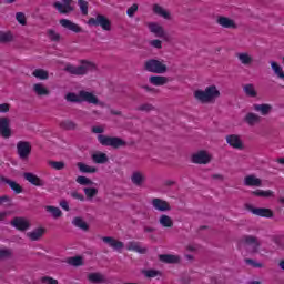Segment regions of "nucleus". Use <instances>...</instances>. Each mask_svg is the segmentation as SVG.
<instances>
[{
	"label": "nucleus",
	"mask_w": 284,
	"mask_h": 284,
	"mask_svg": "<svg viewBox=\"0 0 284 284\" xmlns=\"http://www.w3.org/2000/svg\"><path fill=\"white\" fill-rule=\"evenodd\" d=\"M33 77H36V79H40L41 81H45L49 79L50 73H48V71L43 70V69H36L32 72Z\"/></svg>",
	"instance_id": "58836bf2"
},
{
	"label": "nucleus",
	"mask_w": 284,
	"mask_h": 284,
	"mask_svg": "<svg viewBox=\"0 0 284 284\" xmlns=\"http://www.w3.org/2000/svg\"><path fill=\"white\" fill-rule=\"evenodd\" d=\"M60 207H62V210H65V212H70V205L65 200L60 202Z\"/></svg>",
	"instance_id": "774afa93"
},
{
	"label": "nucleus",
	"mask_w": 284,
	"mask_h": 284,
	"mask_svg": "<svg viewBox=\"0 0 284 284\" xmlns=\"http://www.w3.org/2000/svg\"><path fill=\"white\" fill-rule=\"evenodd\" d=\"M152 205L154 210H158V212H170L172 210V206L168 201L161 200L159 197L152 200Z\"/></svg>",
	"instance_id": "dca6fc26"
},
{
	"label": "nucleus",
	"mask_w": 284,
	"mask_h": 284,
	"mask_svg": "<svg viewBox=\"0 0 284 284\" xmlns=\"http://www.w3.org/2000/svg\"><path fill=\"white\" fill-rule=\"evenodd\" d=\"M45 212H49V214L52 215L53 219H61V216L63 215V212H61V209L57 207V206H45Z\"/></svg>",
	"instance_id": "e433bc0d"
},
{
	"label": "nucleus",
	"mask_w": 284,
	"mask_h": 284,
	"mask_svg": "<svg viewBox=\"0 0 284 284\" xmlns=\"http://www.w3.org/2000/svg\"><path fill=\"white\" fill-rule=\"evenodd\" d=\"M6 112H10V104L8 103L0 104V113H6Z\"/></svg>",
	"instance_id": "338daca9"
},
{
	"label": "nucleus",
	"mask_w": 284,
	"mask_h": 284,
	"mask_svg": "<svg viewBox=\"0 0 284 284\" xmlns=\"http://www.w3.org/2000/svg\"><path fill=\"white\" fill-rule=\"evenodd\" d=\"M65 99L70 103H83V101H85L87 103H91L93 105H103V102L99 101L97 95L85 90L79 91V95L77 93L70 92L65 95Z\"/></svg>",
	"instance_id": "f257e3e1"
},
{
	"label": "nucleus",
	"mask_w": 284,
	"mask_h": 284,
	"mask_svg": "<svg viewBox=\"0 0 284 284\" xmlns=\"http://www.w3.org/2000/svg\"><path fill=\"white\" fill-rule=\"evenodd\" d=\"M131 181L133 185H136V187H141L143 183H145V175L143 173L135 171L131 175Z\"/></svg>",
	"instance_id": "cd10ccee"
},
{
	"label": "nucleus",
	"mask_w": 284,
	"mask_h": 284,
	"mask_svg": "<svg viewBox=\"0 0 284 284\" xmlns=\"http://www.w3.org/2000/svg\"><path fill=\"white\" fill-rule=\"evenodd\" d=\"M216 23L217 26H221V28L233 29V30H236L237 28L236 22L233 19H230L225 16H217Z\"/></svg>",
	"instance_id": "2eb2a0df"
},
{
	"label": "nucleus",
	"mask_w": 284,
	"mask_h": 284,
	"mask_svg": "<svg viewBox=\"0 0 284 284\" xmlns=\"http://www.w3.org/2000/svg\"><path fill=\"white\" fill-rule=\"evenodd\" d=\"M191 161L197 165H207L212 161V155L207 151H199L191 156Z\"/></svg>",
	"instance_id": "1a4fd4ad"
},
{
	"label": "nucleus",
	"mask_w": 284,
	"mask_h": 284,
	"mask_svg": "<svg viewBox=\"0 0 284 284\" xmlns=\"http://www.w3.org/2000/svg\"><path fill=\"white\" fill-rule=\"evenodd\" d=\"M145 72H151L152 74H165L168 72V64L164 60L149 59L144 62Z\"/></svg>",
	"instance_id": "39448f33"
},
{
	"label": "nucleus",
	"mask_w": 284,
	"mask_h": 284,
	"mask_svg": "<svg viewBox=\"0 0 284 284\" xmlns=\"http://www.w3.org/2000/svg\"><path fill=\"white\" fill-rule=\"evenodd\" d=\"M237 59L243 65H251L253 61L247 53H237Z\"/></svg>",
	"instance_id": "c03bdc74"
},
{
	"label": "nucleus",
	"mask_w": 284,
	"mask_h": 284,
	"mask_svg": "<svg viewBox=\"0 0 284 284\" xmlns=\"http://www.w3.org/2000/svg\"><path fill=\"white\" fill-rule=\"evenodd\" d=\"M148 28L150 32L155 34V37H159L160 39H164L165 41H168V33L165 32L163 26H160L156 22H151L148 24Z\"/></svg>",
	"instance_id": "ddd939ff"
},
{
	"label": "nucleus",
	"mask_w": 284,
	"mask_h": 284,
	"mask_svg": "<svg viewBox=\"0 0 284 284\" xmlns=\"http://www.w3.org/2000/svg\"><path fill=\"white\" fill-rule=\"evenodd\" d=\"M159 261H161V263L174 264V263H180L181 257L172 254H160Z\"/></svg>",
	"instance_id": "bb28decb"
},
{
	"label": "nucleus",
	"mask_w": 284,
	"mask_h": 284,
	"mask_svg": "<svg viewBox=\"0 0 284 284\" xmlns=\"http://www.w3.org/2000/svg\"><path fill=\"white\" fill-rule=\"evenodd\" d=\"M77 166L79 168L80 172H82L83 174H94L99 171L97 166H90L82 162H78Z\"/></svg>",
	"instance_id": "2f4dec72"
},
{
	"label": "nucleus",
	"mask_w": 284,
	"mask_h": 284,
	"mask_svg": "<svg viewBox=\"0 0 284 284\" xmlns=\"http://www.w3.org/2000/svg\"><path fill=\"white\" fill-rule=\"evenodd\" d=\"M75 181L77 183H79V185H94V182L92 180L83 175H79Z\"/></svg>",
	"instance_id": "864d4df0"
},
{
	"label": "nucleus",
	"mask_w": 284,
	"mask_h": 284,
	"mask_svg": "<svg viewBox=\"0 0 284 284\" xmlns=\"http://www.w3.org/2000/svg\"><path fill=\"white\" fill-rule=\"evenodd\" d=\"M60 128H62V130H77V123L72 120H65L60 122Z\"/></svg>",
	"instance_id": "49530a36"
},
{
	"label": "nucleus",
	"mask_w": 284,
	"mask_h": 284,
	"mask_svg": "<svg viewBox=\"0 0 284 284\" xmlns=\"http://www.w3.org/2000/svg\"><path fill=\"white\" fill-rule=\"evenodd\" d=\"M23 178L31 183V185H36V187H43V185H45V181L41 180V178L37 176L34 173L26 172L23 173Z\"/></svg>",
	"instance_id": "f3484780"
},
{
	"label": "nucleus",
	"mask_w": 284,
	"mask_h": 284,
	"mask_svg": "<svg viewBox=\"0 0 284 284\" xmlns=\"http://www.w3.org/2000/svg\"><path fill=\"white\" fill-rule=\"evenodd\" d=\"M98 141L101 145L105 148H112L113 150H119L120 148H128V142L119 136H108L104 134L98 135Z\"/></svg>",
	"instance_id": "20e7f679"
},
{
	"label": "nucleus",
	"mask_w": 284,
	"mask_h": 284,
	"mask_svg": "<svg viewBox=\"0 0 284 284\" xmlns=\"http://www.w3.org/2000/svg\"><path fill=\"white\" fill-rule=\"evenodd\" d=\"M41 281L43 283H48V284H59V281H57V280H54L50 276H44V277L41 278Z\"/></svg>",
	"instance_id": "680f3d73"
},
{
	"label": "nucleus",
	"mask_w": 284,
	"mask_h": 284,
	"mask_svg": "<svg viewBox=\"0 0 284 284\" xmlns=\"http://www.w3.org/2000/svg\"><path fill=\"white\" fill-rule=\"evenodd\" d=\"M72 223L75 225V227H79L84 232H88V230H90V226L88 225V223L83 221L81 217H74Z\"/></svg>",
	"instance_id": "ea45409f"
},
{
	"label": "nucleus",
	"mask_w": 284,
	"mask_h": 284,
	"mask_svg": "<svg viewBox=\"0 0 284 284\" xmlns=\"http://www.w3.org/2000/svg\"><path fill=\"white\" fill-rule=\"evenodd\" d=\"M241 243H243L245 247H251V254H258V250L261 247V241L258 237L254 235H244Z\"/></svg>",
	"instance_id": "6e6552de"
},
{
	"label": "nucleus",
	"mask_w": 284,
	"mask_h": 284,
	"mask_svg": "<svg viewBox=\"0 0 284 284\" xmlns=\"http://www.w3.org/2000/svg\"><path fill=\"white\" fill-rule=\"evenodd\" d=\"M91 132H93V134H103V132H105V129H103V126H93L91 129Z\"/></svg>",
	"instance_id": "0e129e2a"
},
{
	"label": "nucleus",
	"mask_w": 284,
	"mask_h": 284,
	"mask_svg": "<svg viewBox=\"0 0 284 284\" xmlns=\"http://www.w3.org/2000/svg\"><path fill=\"white\" fill-rule=\"evenodd\" d=\"M14 41V36H12V32H0V43H10Z\"/></svg>",
	"instance_id": "a19ab883"
},
{
	"label": "nucleus",
	"mask_w": 284,
	"mask_h": 284,
	"mask_svg": "<svg viewBox=\"0 0 284 284\" xmlns=\"http://www.w3.org/2000/svg\"><path fill=\"white\" fill-rule=\"evenodd\" d=\"M7 185H9L16 194H21V192H23V187L12 180L7 181Z\"/></svg>",
	"instance_id": "de8ad7c7"
},
{
	"label": "nucleus",
	"mask_w": 284,
	"mask_h": 284,
	"mask_svg": "<svg viewBox=\"0 0 284 284\" xmlns=\"http://www.w3.org/2000/svg\"><path fill=\"white\" fill-rule=\"evenodd\" d=\"M60 26H62V28H65V30H70L71 32H75L77 34H79V32H83V29L72 22L71 20H68V19H61L60 20Z\"/></svg>",
	"instance_id": "a211bd4d"
},
{
	"label": "nucleus",
	"mask_w": 284,
	"mask_h": 284,
	"mask_svg": "<svg viewBox=\"0 0 284 284\" xmlns=\"http://www.w3.org/2000/svg\"><path fill=\"white\" fill-rule=\"evenodd\" d=\"M0 205H4V207H13L14 203H12V197L3 195L0 196Z\"/></svg>",
	"instance_id": "8fccbe9b"
},
{
	"label": "nucleus",
	"mask_w": 284,
	"mask_h": 284,
	"mask_svg": "<svg viewBox=\"0 0 284 284\" xmlns=\"http://www.w3.org/2000/svg\"><path fill=\"white\" fill-rule=\"evenodd\" d=\"M16 19L20 26H27L28 21L26 20V13L23 12H17Z\"/></svg>",
	"instance_id": "4d7b16f0"
},
{
	"label": "nucleus",
	"mask_w": 284,
	"mask_h": 284,
	"mask_svg": "<svg viewBox=\"0 0 284 284\" xmlns=\"http://www.w3.org/2000/svg\"><path fill=\"white\" fill-rule=\"evenodd\" d=\"M153 12L154 14H158V17H162L163 19H166V21H170L172 19V14H170L168 10L163 9V7L159 4L153 6Z\"/></svg>",
	"instance_id": "c85d7f7f"
},
{
	"label": "nucleus",
	"mask_w": 284,
	"mask_h": 284,
	"mask_svg": "<svg viewBox=\"0 0 284 284\" xmlns=\"http://www.w3.org/2000/svg\"><path fill=\"white\" fill-rule=\"evenodd\" d=\"M243 92L246 97H250L251 99H256L258 97V92L256 91V88L252 83L244 84Z\"/></svg>",
	"instance_id": "c756f323"
},
{
	"label": "nucleus",
	"mask_w": 284,
	"mask_h": 284,
	"mask_svg": "<svg viewBox=\"0 0 284 284\" xmlns=\"http://www.w3.org/2000/svg\"><path fill=\"white\" fill-rule=\"evenodd\" d=\"M142 274L146 276V278H156V276H161V273L156 270H143Z\"/></svg>",
	"instance_id": "603ef678"
},
{
	"label": "nucleus",
	"mask_w": 284,
	"mask_h": 284,
	"mask_svg": "<svg viewBox=\"0 0 284 284\" xmlns=\"http://www.w3.org/2000/svg\"><path fill=\"white\" fill-rule=\"evenodd\" d=\"M50 168L53 170H64L65 169V162L63 161H49L48 162Z\"/></svg>",
	"instance_id": "3c124183"
},
{
	"label": "nucleus",
	"mask_w": 284,
	"mask_h": 284,
	"mask_svg": "<svg viewBox=\"0 0 284 284\" xmlns=\"http://www.w3.org/2000/svg\"><path fill=\"white\" fill-rule=\"evenodd\" d=\"M253 110L255 112H260L262 116H267L272 113L273 106L272 104H267V103L253 104Z\"/></svg>",
	"instance_id": "4be33fe9"
},
{
	"label": "nucleus",
	"mask_w": 284,
	"mask_h": 284,
	"mask_svg": "<svg viewBox=\"0 0 284 284\" xmlns=\"http://www.w3.org/2000/svg\"><path fill=\"white\" fill-rule=\"evenodd\" d=\"M92 161L94 163L103 164V163H108V161H110V159L108 158V154H105V153H95L92 155Z\"/></svg>",
	"instance_id": "4c0bfd02"
},
{
	"label": "nucleus",
	"mask_w": 284,
	"mask_h": 284,
	"mask_svg": "<svg viewBox=\"0 0 284 284\" xmlns=\"http://www.w3.org/2000/svg\"><path fill=\"white\" fill-rule=\"evenodd\" d=\"M139 11V4L133 3L128 10H126V14L128 17H130L132 19V17H134V13H136Z\"/></svg>",
	"instance_id": "13d9d810"
},
{
	"label": "nucleus",
	"mask_w": 284,
	"mask_h": 284,
	"mask_svg": "<svg viewBox=\"0 0 284 284\" xmlns=\"http://www.w3.org/2000/svg\"><path fill=\"white\" fill-rule=\"evenodd\" d=\"M64 72H68L69 74H73L75 77H83L88 74V72H97V64L88 60H81L80 65L78 67H74L73 64H67L64 68Z\"/></svg>",
	"instance_id": "f03ea898"
},
{
	"label": "nucleus",
	"mask_w": 284,
	"mask_h": 284,
	"mask_svg": "<svg viewBox=\"0 0 284 284\" xmlns=\"http://www.w3.org/2000/svg\"><path fill=\"white\" fill-rule=\"evenodd\" d=\"M47 37H49L50 41H53L54 43H59V41H61V34L55 32L54 29L47 30Z\"/></svg>",
	"instance_id": "79ce46f5"
},
{
	"label": "nucleus",
	"mask_w": 284,
	"mask_h": 284,
	"mask_svg": "<svg viewBox=\"0 0 284 284\" xmlns=\"http://www.w3.org/2000/svg\"><path fill=\"white\" fill-rule=\"evenodd\" d=\"M10 256H12V250L0 248V261H3V258H10Z\"/></svg>",
	"instance_id": "6e6d98bb"
},
{
	"label": "nucleus",
	"mask_w": 284,
	"mask_h": 284,
	"mask_svg": "<svg viewBox=\"0 0 284 284\" xmlns=\"http://www.w3.org/2000/svg\"><path fill=\"white\" fill-rule=\"evenodd\" d=\"M272 241L276 245L275 250H283L284 247L283 240H272Z\"/></svg>",
	"instance_id": "69168bd1"
},
{
	"label": "nucleus",
	"mask_w": 284,
	"mask_h": 284,
	"mask_svg": "<svg viewBox=\"0 0 284 284\" xmlns=\"http://www.w3.org/2000/svg\"><path fill=\"white\" fill-rule=\"evenodd\" d=\"M61 2H54L53 8H57L60 14H70V12H74V7H72V0H62Z\"/></svg>",
	"instance_id": "f8f14e48"
},
{
	"label": "nucleus",
	"mask_w": 284,
	"mask_h": 284,
	"mask_svg": "<svg viewBox=\"0 0 284 284\" xmlns=\"http://www.w3.org/2000/svg\"><path fill=\"white\" fill-rule=\"evenodd\" d=\"M44 234H45V229L38 227L31 232H28L27 237L30 239L31 241H40V239H43Z\"/></svg>",
	"instance_id": "a878e982"
},
{
	"label": "nucleus",
	"mask_w": 284,
	"mask_h": 284,
	"mask_svg": "<svg viewBox=\"0 0 284 284\" xmlns=\"http://www.w3.org/2000/svg\"><path fill=\"white\" fill-rule=\"evenodd\" d=\"M150 45H152V48L161 50V48H163V42L161 40H151Z\"/></svg>",
	"instance_id": "052dcab7"
},
{
	"label": "nucleus",
	"mask_w": 284,
	"mask_h": 284,
	"mask_svg": "<svg viewBox=\"0 0 284 284\" xmlns=\"http://www.w3.org/2000/svg\"><path fill=\"white\" fill-rule=\"evenodd\" d=\"M33 92L38 97H48L50 94V90L43 85V83H36L33 84Z\"/></svg>",
	"instance_id": "7c9ffc66"
},
{
	"label": "nucleus",
	"mask_w": 284,
	"mask_h": 284,
	"mask_svg": "<svg viewBox=\"0 0 284 284\" xmlns=\"http://www.w3.org/2000/svg\"><path fill=\"white\" fill-rule=\"evenodd\" d=\"M72 199H77L78 201H85V196H83L81 193L74 191L71 192Z\"/></svg>",
	"instance_id": "e2e57ef3"
},
{
	"label": "nucleus",
	"mask_w": 284,
	"mask_h": 284,
	"mask_svg": "<svg viewBox=\"0 0 284 284\" xmlns=\"http://www.w3.org/2000/svg\"><path fill=\"white\" fill-rule=\"evenodd\" d=\"M149 82L151 83V85L156 87L168 85V83H170V78L165 75H151L149 78Z\"/></svg>",
	"instance_id": "5701e85b"
},
{
	"label": "nucleus",
	"mask_w": 284,
	"mask_h": 284,
	"mask_svg": "<svg viewBox=\"0 0 284 284\" xmlns=\"http://www.w3.org/2000/svg\"><path fill=\"white\" fill-rule=\"evenodd\" d=\"M88 26H94L95 28H102L105 32H110L112 30V21L108 19V17L103 14H98L95 18H90L88 20Z\"/></svg>",
	"instance_id": "423d86ee"
},
{
	"label": "nucleus",
	"mask_w": 284,
	"mask_h": 284,
	"mask_svg": "<svg viewBox=\"0 0 284 284\" xmlns=\"http://www.w3.org/2000/svg\"><path fill=\"white\" fill-rule=\"evenodd\" d=\"M83 192L87 196V199H89L90 201H92V199L94 196H97V194H99V189L97 187H84L83 189Z\"/></svg>",
	"instance_id": "a18cd8bd"
},
{
	"label": "nucleus",
	"mask_w": 284,
	"mask_h": 284,
	"mask_svg": "<svg viewBox=\"0 0 284 284\" xmlns=\"http://www.w3.org/2000/svg\"><path fill=\"white\" fill-rule=\"evenodd\" d=\"M226 143L235 150H243V141L236 134L226 135Z\"/></svg>",
	"instance_id": "6ab92c4d"
},
{
	"label": "nucleus",
	"mask_w": 284,
	"mask_h": 284,
	"mask_svg": "<svg viewBox=\"0 0 284 284\" xmlns=\"http://www.w3.org/2000/svg\"><path fill=\"white\" fill-rule=\"evenodd\" d=\"M0 136H2V139H10V136H12V129L10 128V118H0Z\"/></svg>",
	"instance_id": "9d476101"
},
{
	"label": "nucleus",
	"mask_w": 284,
	"mask_h": 284,
	"mask_svg": "<svg viewBox=\"0 0 284 284\" xmlns=\"http://www.w3.org/2000/svg\"><path fill=\"white\" fill-rule=\"evenodd\" d=\"M261 121H263L261 115H258L254 112H248L244 116V123H247V125H250L251 128H254V125H258V123H261Z\"/></svg>",
	"instance_id": "412c9836"
},
{
	"label": "nucleus",
	"mask_w": 284,
	"mask_h": 284,
	"mask_svg": "<svg viewBox=\"0 0 284 284\" xmlns=\"http://www.w3.org/2000/svg\"><path fill=\"white\" fill-rule=\"evenodd\" d=\"M89 283H94V284H103L108 283V277H105L104 274L94 272V273H89L87 276Z\"/></svg>",
	"instance_id": "aec40b11"
},
{
	"label": "nucleus",
	"mask_w": 284,
	"mask_h": 284,
	"mask_svg": "<svg viewBox=\"0 0 284 284\" xmlns=\"http://www.w3.org/2000/svg\"><path fill=\"white\" fill-rule=\"evenodd\" d=\"M12 227H16V230H19V232H26L30 230V221L26 217H14L11 221Z\"/></svg>",
	"instance_id": "4468645a"
},
{
	"label": "nucleus",
	"mask_w": 284,
	"mask_h": 284,
	"mask_svg": "<svg viewBox=\"0 0 284 284\" xmlns=\"http://www.w3.org/2000/svg\"><path fill=\"white\" fill-rule=\"evenodd\" d=\"M156 108L152 103H143L136 108L138 112H153Z\"/></svg>",
	"instance_id": "09e8293b"
},
{
	"label": "nucleus",
	"mask_w": 284,
	"mask_h": 284,
	"mask_svg": "<svg viewBox=\"0 0 284 284\" xmlns=\"http://www.w3.org/2000/svg\"><path fill=\"white\" fill-rule=\"evenodd\" d=\"M244 209L255 216H261L262 219H274V211H272V209L254 207V205L250 203L244 204Z\"/></svg>",
	"instance_id": "0eeeda50"
},
{
	"label": "nucleus",
	"mask_w": 284,
	"mask_h": 284,
	"mask_svg": "<svg viewBox=\"0 0 284 284\" xmlns=\"http://www.w3.org/2000/svg\"><path fill=\"white\" fill-rule=\"evenodd\" d=\"M159 223L162 227H174V221H172L170 215L162 214L159 219Z\"/></svg>",
	"instance_id": "72a5a7b5"
},
{
	"label": "nucleus",
	"mask_w": 284,
	"mask_h": 284,
	"mask_svg": "<svg viewBox=\"0 0 284 284\" xmlns=\"http://www.w3.org/2000/svg\"><path fill=\"white\" fill-rule=\"evenodd\" d=\"M244 261H245L246 265H251L252 267H257V268L263 267V263H258L253 258H245Z\"/></svg>",
	"instance_id": "bf43d9fd"
},
{
	"label": "nucleus",
	"mask_w": 284,
	"mask_h": 284,
	"mask_svg": "<svg viewBox=\"0 0 284 284\" xmlns=\"http://www.w3.org/2000/svg\"><path fill=\"white\" fill-rule=\"evenodd\" d=\"M17 152L21 159H28V156H30V153L32 152V146L30 145V142L19 141L17 143Z\"/></svg>",
	"instance_id": "9b49d317"
},
{
	"label": "nucleus",
	"mask_w": 284,
	"mask_h": 284,
	"mask_svg": "<svg viewBox=\"0 0 284 284\" xmlns=\"http://www.w3.org/2000/svg\"><path fill=\"white\" fill-rule=\"evenodd\" d=\"M271 68L274 72V74L284 81V72H283V67H280L275 61H271Z\"/></svg>",
	"instance_id": "c9c22d12"
},
{
	"label": "nucleus",
	"mask_w": 284,
	"mask_h": 284,
	"mask_svg": "<svg viewBox=\"0 0 284 284\" xmlns=\"http://www.w3.org/2000/svg\"><path fill=\"white\" fill-rule=\"evenodd\" d=\"M251 194L253 196H260L261 199H271V196H274V192L264 191V190H260V189L252 191Z\"/></svg>",
	"instance_id": "f704fd0d"
},
{
	"label": "nucleus",
	"mask_w": 284,
	"mask_h": 284,
	"mask_svg": "<svg viewBox=\"0 0 284 284\" xmlns=\"http://www.w3.org/2000/svg\"><path fill=\"white\" fill-rule=\"evenodd\" d=\"M68 263L73 267H81V265H83V257L82 256L69 257Z\"/></svg>",
	"instance_id": "37998d69"
},
{
	"label": "nucleus",
	"mask_w": 284,
	"mask_h": 284,
	"mask_svg": "<svg viewBox=\"0 0 284 284\" xmlns=\"http://www.w3.org/2000/svg\"><path fill=\"white\" fill-rule=\"evenodd\" d=\"M244 185H246L247 187H261V185H263V181L256 178V175L251 174L245 176Z\"/></svg>",
	"instance_id": "393cba45"
},
{
	"label": "nucleus",
	"mask_w": 284,
	"mask_h": 284,
	"mask_svg": "<svg viewBox=\"0 0 284 284\" xmlns=\"http://www.w3.org/2000/svg\"><path fill=\"white\" fill-rule=\"evenodd\" d=\"M103 243H106L110 247H113V250H116L118 252H121L123 250L124 244L121 241H116L114 237L104 236L102 237Z\"/></svg>",
	"instance_id": "b1692460"
},
{
	"label": "nucleus",
	"mask_w": 284,
	"mask_h": 284,
	"mask_svg": "<svg viewBox=\"0 0 284 284\" xmlns=\"http://www.w3.org/2000/svg\"><path fill=\"white\" fill-rule=\"evenodd\" d=\"M78 6L80 8L81 13L84 17H88V1H85V0H78Z\"/></svg>",
	"instance_id": "5fc2aeb1"
},
{
	"label": "nucleus",
	"mask_w": 284,
	"mask_h": 284,
	"mask_svg": "<svg viewBox=\"0 0 284 284\" xmlns=\"http://www.w3.org/2000/svg\"><path fill=\"white\" fill-rule=\"evenodd\" d=\"M195 99L201 103H214L219 97H221V91L216 89V85L206 87L205 90H196L194 92Z\"/></svg>",
	"instance_id": "7ed1b4c3"
},
{
	"label": "nucleus",
	"mask_w": 284,
	"mask_h": 284,
	"mask_svg": "<svg viewBox=\"0 0 284 284\" xmlns=\"http://www.w3.org/2000/svg\"><path fill=\"white\" fill-rule=\"evenodd\" d=\"M126 250L132 252H138V254H146L148 248L141 247L138 242H129L126 245Z\"/></svg>",
	"instance_id": "473e14b6"
}]
</instances>
